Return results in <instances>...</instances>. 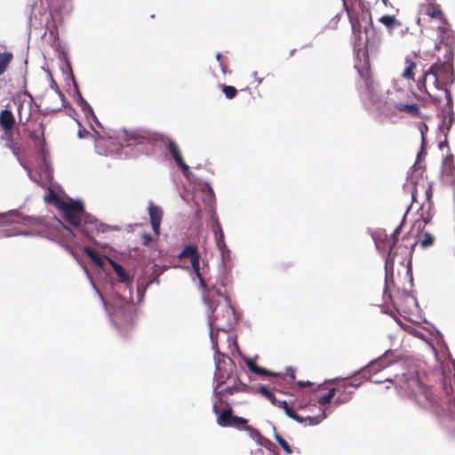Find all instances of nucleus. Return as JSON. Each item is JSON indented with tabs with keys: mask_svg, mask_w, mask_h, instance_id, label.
Masks as SVG:
<instances>
[{
	"mask_svg": "<svg viewBox=\"0 0 455 455\" xmlns=\"http://www.w3.org/2000/svg\"><path fill=\"white\" fill-rule=\"evenodd\" d=\"M401 228L402 224L389 235L384 231H377L373 235L376 248L381 251H387L385 262L386 272L388 268H393L395 260L403 265L405 255L411 254L407 246L396 245Z\"/></svg>",
	"mask_w": 455,
	"mask_h": 455,
	"instance_id": "f257e3e1",
	"label": "nucleus"
},
{
	"mask_svg": "<svg viewBox=\"0 0 455 455\" xmlns=\"http://www.w3.org/2000/svg\"><path fill=\"white\" fill-rule=\"evenodd\" d=\"M192 269L196 274V277L199 280L200 287L206 291L204 294V299L205 303L209 305V308L211 310L212 321V322H226L227 325H230V317L234 314V309L228 305L225 304L221 307V311L224 313L222 315L220 314L218 309L219 305H214L213 301H211L210 296L212 294V291L208 288V281L207 275L209 272L208 264L203 263V267H200V255L190 261Z\"/></svg>",
	"mask_w": 455,
	"mask_h": 455,
	"instance_id": "f03ea898",
	"label": "nucleus"
},
{
	"mask_svg": "<svg viewBox=\"0 0 455 455\" xmlns=\"http://www.w3.org/2000/svg\"><path fill=\"white\" fill-rule=\"evenodd\" d=\"M398 379L396 384L408 395L413 396L415 400L422 406H437L438 401L432 389L422 384L418 376L413 373H403Z\"/></svg>",
	"mask_w": 455,
	"mask_h": 455,
	"instance_id": "7ed1b4c3",
	"label": "nucleus"
},
{
	"mask_svg": "<svg viewBox=\"0 0 455 455\" xmlns=\"http://www.w3.org/2000/svg\"><path fill=\"white\" fill-rule=\"evenodd\" d=\"M404 92L398 89H388L382 94L377 108L383 112L395 113L405 112L411 116H419V108L416 103L407 104L403 102Z\"/></svg>",
	"mask_w": 455,
	"mask_h": 455,
	"instance_id": "20e7f679",
	"label": "nucleus"
},
{
	"mask_svg": "<svg viewBox=\"0 0 455 455\" xmlns=\"http://www.w3.org/2000/svg\"><path fill=\"white\" fill-rule=\"evenodd\" d=\"M445 47V60L443 62L437 61L428 70L425 71V78H433L435 82H440L443 89H446V85L454 83L453 51L447 44Z\"/></svg>",
	"mask_w": 455,
	"mask_h": 455,
	"instance_id": "39448f33",
	"label": "nucleus"
},
{
	"mask_svg": "<svg viewBox=\"0 0 455 455\" xmlns=\"http://www.w3.org/2000/svg\"><path fill=\"white\" fill-rule=\"evenodd\" d=\"M236 371H238L236 370L235 363L229 356L221 355L220 358V355H219L216 360V371L214 373L216 385L214 387L220 388L223 387L235 377Z\"/></svg>",
	"mask_w": 455,
	"mask_h": 455,
	"instance_id": "423d86ee",
	"label": "nucleus"
},
{
	"mask_svg": "<svg viewBox=\"0 0 455 455\" xmlns=\"http://www.w3.org/2000/svg\"><path fill=\"white\" fill-rule=\"evenodd\" d=\"M358 73L364 82L368 100L371 104L377 105L383 93L380 84L374 78L370 64L367 62L358 68Z\"/></svg>",
	"mask_w": 455,
	"mask_h": 455,
	"instance_id": "0eeeda50",
	"label": "nucleus"
},
{
	"mask_svg": "<svg viewBox=\"0 0 455 455\" xmlns=\"http://www.w3.org/2000/svg\"><path fill=\"white\" fill-rule=\"evenodd\" d=\"M58 207L62 213V217L67 222L74 227L80 226L82 218L84 215V210L82 203H67L65 201L59 200Z\"/></svg>",
	"mask_w": 455,
	"mask_h": 455,
	"instance_id": "6e6552de",
	"label": "nucleus"
},
{
	"mask_svg": "<svg viewBox=\"0 0 455 455\" xmlns=\"http://www.w3.org/2000/svg\"><path fill=\"white\" fill-rule=\"evenodd\" d=\"M245 373V371L242 368L239 371H236L235 377L231 379L232 385H228L225 387L217 388L214 387V395L220 403L225 395H232L236 393H247L249 392L250 387L243 383L241 375Z\"/></svg>",
	"mask_w": 455,
	"mask_h": 455,
	"instance_id": "1a4fd4ad",
	"label": "nucleus"
},
{
	"mask_svg": "<svg viewBox=\"0 0 455 455\" xmlns=\"http://www.w3.org/2000/svg\"><path fill=\"white\" fill-rule=\"evenodd\" d=\"M293 407H295L297 409L304 408V406H302L300 404H296L295 402H292L291 405H290L289 403L284 404L283 409L284 410L286 415L289 418L294 419L295 421H297L299 423H306L307 425H309V426H315V425L319 424L320 422H322L327 417L324 410L320 409L321 412L319 414H317L316 416H307L304 418V417H301L299 414H297L294 411Z\"/></svg>",
	"mask_w": 455,
	"mask_h": 455,
	"instance_id": "9d476101",
	"label": "nucleus"
},
{
	"mask_svg": "<svg viewBox=\"0 0 455 455\" xmlns=\"http://www.w3.org/2000/svg\"><path fill=\"white\" fill-rule=\"evenodd\" d=\"M129 145L154 143L158 140V134L145 129H137L126 132Z\"/></svg>",
	"mask_w": 455,
	"mask_h": 455,
	"instance_id": "9b49d317",
	"label": "nucleus"
},
{
	"mask_svg": "<svg viewBox=\"0 0 455 455\" xmlns=\"http://www.w3.org/2000/svg\"><path fill=\"white\" fill-rule=\"evenodd\" d=\"M112 321L118 326L132 324L134 313L132 306L123 304L111 314Z\"/></svg>",
	"mask_w": 455,
	"mask_h": 455,
	"instance_id": "f8f14e48",
	"label": "nucleus"
},
{
	"mask_svg": "<svg viewBox=\"0 0 455 455\" xmlns=\"http://www.w3.org/2000/svg\"><path fill=\"white\" fill-rule=\"evenodd\" d=\"M390 364L389 362H387V355H384L382 357L378 358L377 360L372 361L370 363L363 371L362 373L363 376H366L369 374V379L371 382L374 383H382L385 381H392L389 378H386L384 379H372V375L378 373L379 371H382L383 369L387 368Z\"/></svg>",
	"mask_w": 455,
	"mask_h": 455,
	"instance_id": "ddd939ff",
	"label": "nucleus"
},
{
	"mask_svg": "<svg viewBox=\"0 0 455 455\" xmlns=\"http://www.w3.org/2000/svg\"><path fill=\"white\" fill-rule=\"evenodd\" d=\"M361 384L362 381L356 382V379H355L352 381H344L343 383L338 385L336 387H341V391L337 392L338 396L336 397L334 403L336 404H342L349 402L355 390Z\"/></svg>",
	"mask_w": 455,
	"mask_h": 455,
	"instance_id": "4468645a",
	"label": "nucleus"
},
{
	"mask_svg": "<svg viewBox=\"0 0 455 455\" xmlns=\"http://www.w3.org/2000/svg\"><path fill=\"white\" fill-rule=\"evenodd\" d=\"M427 82L429 83V84H432L433 88L443 91V93L447 99V102L448 103L451 102V92H449V90L443 89L441 83L435 82V80L433 78H425V74L423 75L421 79H419V81L417 83V86H418L419 90V91L424 90L426 92V93H427V95L433 99V100L440 101V100L437 97L433 96L431 94V92H429V90L427 89Z\"/></svg>",
	"mask_w": 455,
	"mask_h": 455,
	"instance_id": "2eb2a0df",
	"label": "nucleus"
},
{
	"mask_svg": "<svg viewBox=\"0 0 455 455\" xmlns=\"http://www.w3.org/2000/svg\"><path fill=\"white\" fill-rule=\"evenodd\" d=\"M165 147L169 150L177 165L181 168L182 172L184 173L189 172V167L184 162L178 144L174 140L168 139L165 143Z\"/></svg>",
	"mask_w": 455,
	"mask_h": 455,
	"instance_id": "dca6fc26",
	"label": "nucleus"
},
{
	"mask_svg": "<svg viewBox=\"0 0 455 455\" xmlns=\"http://www.w3.org/2000/svg\"><path fill=\"white\" fill-rule=\"evenodd\" d=\"M148 214L153 231L156 235H159L160 226L164 214L163 210L159 206L150 203L148 207Z\"/></svg>",
	"mask_w": 455,
	"mask_h": 455,
	"instance_id": "f3484780",
	"label": "nucleus"
},
{
	"mask_svg": "<svg viewBox=\"0 0 455 455\" xmlns=\"http://www.w3.org/2000/svg\"><path fill=\"white\" fill-rule=\"evenodd\" d=\"M212 411L218 415L217 423L219 426L222 427H231L234 415L232 414V409L230 407L220 412L218 405L215 403L212 406Z\"/></svg>",
	"mask_w": 455,
	"mask_h": 455,
	"instance_id": "a211bd4d",
	"label": "nucleus"
},
{
	"mask_svg": "<svg viewBox=\"0 0 455 455\" xmlns=\"http://www.w3.org/2000/svg\"><path fill=\"white\" fill-rule=\"evenodd\" d=\"M39 127L41 129L40 133H37L36 132H30L28 133L29 139L33 141L34 147L36 149L37 152L40 154H44V144H45V139H44V125L43 123L39 124Z\"/></svg>",
	"mask_w": 455,
	"mask_h": 455,
	"instance_id": "6ab92c4d",
	"label": "nucleus"
},
{
	"mask_svg": "<svg viewBox=\"0 0 455 455\" xmlns=\"http://www.w3.org/2000/svg\"><path fill=\"white\" fill-rule=\"evenodd\" d=\"M15 117L10 109H4L0 113V126L4 132H12Z\"/></svg>",
	"mask_w": 455,
	"mask_h": 455,
	"instance_id": "aec40b11",
	"label": "nucleus"
},
{
	"mask_svg": "<svg viewBox=\"0 0 455 455\" xmlns=\"http://www.w3.org/2000/svg\"><path fill=\"white\" fill-rule=\"evenodd\" d=\"M435 237L434 235L428 232L422 233L421 235L411 243V248H409V250L411 251V254L412 253L414 247L418 243L422 249H427L432 246L435 243Z\"/></svg>",
	"mask_w": 455,
	"mask_h": 455,
	"instance_id": "412c9836",
	"label": "nucleus"
},
{
	"mask_svg": "<svg viewBox=\"0 0 455 455\" xmlns=\"http://www.w3.org/2000/svg\"><path fill=\"white\" fill-rule=\"evenodd\" d=\"M378 20L387 28L389 33L402 27V22L394 15H382Z\"/></svg>",
	"mask_w": 455,
	"mask_h": 455,
	"instance_id": "4be33fe9",
	"label": "nucleus"
},
{
	"mask_svg": "<svg viewBox=\"0 0 455 455\" xmlns=\"http://www.w3.org/2000/svg\"><path fill=\"white\" fill-rule=\"evenodd\" d=\"M108 259L109 260V263H110L113 270L117 275L120 282L128 283L132 281V278L130 277L128 273L124 270V268L119 263L112 260L109 258H108Z\"/></svg>",
	"mask_w": 455,
	"mask_h": 455,
	"instance_id": "5701e85b",
	"label": "nucleus"
},
{
	"mask_svg": "<svg viewBox=\"0 0 455 455\" xmlns=\"http://www.w3.org/2000/svg\"><path fill=\"white\" fill-rule=\"evenodd\" d=\"M246 364L248 366V368L250 369L251 371H252L253 373L255 374H258V375H260V376H273V377H276L278 376L277 373H275L273 371H270L267 369H264L260 366H259L255 361L253 360H248L246 362Z\"/></svg>",
	"mask_w": 455,
	"mask_h": 455,
	"instance_id": "b1692460",
	"label": "nucleus"
},
{
	"mask_svg": "<svg viewBox=\"0 0 455 455\" xmlns=\"http://www.w3.org/2000/svg\"><path fill=\"white\" fill-rule=\"evenodd\" d=\"M425 13L433 19L444 20L443 12L438 4H428L425 6Z\"/></svg>",
	"mask_w": 455,
	"mask_h": 455,
	"instance_id": "393cba45",
	"label": "nucleus"
},
{
	"mask_svg": "<svg viewBox=\"0 0 455 455\" xmlns=\"http://www.w3.org/2000/svg\"><path fill=\"white\" fill-rule=\"evenodd\" d=\"M200 254L198 252L197 247L194 244L186 245L183 250L179 254V259H189L191 261L195 258L198 257Z\"/></svg>",
	"mask_w": 455,
	"mask_h": 455,
	"instance_id": "a878e982",
	"label": "nucleus"
},
{
	"mask_svg": "<svg viewBox=\"0 0 455 455\" xmlns=\"http://www.w3.org/2000/svg\"><path fill=\"white\" fill-rule=\"evenodd\" d=\"M212 230L214 232L215 240L218 247L221 249L222 247H225L224 243V233L221 228V225L218 220H214L212 223Z\"/></svg>",
	"mask_w": 455,
	"mask_h": 455,
	"instance_id": "bb28decb",
	"label": "nucleus"
},
{
	"mask_svg": "<svg viewBox=\"0 0 455 455\" xmlns=\"http://www.w3.org/2000/svg\"><path fill=\"white\" fill-rule=\"evenodd\" d=\"M405 64H406V67L402 74V77L406 79V80H411V81H415L414 79V70L417 67V64L415 61H413L412 60L409 59V58H406L405 59Z\"/></svg>",
	"mask_w": 455,
	"mask_h": 455,
	"instance_id": "cd10ccee",
	"label": "nucleus"
},
{
	"mask_svg": "<svg viewBox=\"0 0 455 455\" xmlns=\"http://www.w3.org/2000/svg\"><path fill=\"white\" fill-rule=\"evenodd\" d=\"M84 251L97 267L100 268L104 267V259L96 252L94 249L84 247Z\"/></svg>",
	"mask_w": 455,
	"mask_h": 455,
	"instance_id": "c85d7f7f",
	"label": "nucleus"
},
{
	"mask_svg": "<svg viewBox=\"0 0 455 455\" xmlns=\"http://www.w3.org/2000/svg\"><path fill=\"white\" fill-rule=\"evenodd\" d=\"M12 59L13 55L12 52H0V76H2L7 70Z\"/></svg>",
	"mask_w": 455,
	"mask_h": 455,
	"instance_id": "c756f323",
	"label": "nucleus"
},
{
	"mask_svg": "<svg viewBox=\"0 0 455 455\" xmlns=\"http://www.w3.org/2000/svg\"><path fill=\"white\" fill-rule=\"evenodd\" d=\"M340 391H341V387H331V389H329V391L325 395L317 398L318 403L321 405H326V404L330 403L331 401L332 400V398L337 394V392H340Z\"/></svg>",
	"mask_w": 455,
	"mask_h": 455,
	"instance_id": "7c9ffc66",
	"label": "nucleus"
},
{
	"mask_svg": "<svg viewBox=\"0 0 455 455\" xmlns=\"http://www.w3.org/2000/svg\"><path fill=\"white\" fill-rule=\"evenodd\" d=\"M4 140L6 141V147L12 150L13 155L19 156V148L13 140V132H4Z\"/></svg>",
	"mask_w": 455,
	"mask_h": 455,
	"instance_id": "2f4dec72",
	"label": "nucleus"
},
{
	"mask_svg": "<svg viewBox=\"0 0 455 455\" xmlns=\"http://www.w3.org/2000/svg\"><path fill=\"white\" fill-rule=\"evenodd\" d=\"M258 393L262 395L264 397H266L273 405L274 403H276L277 399L275 396L274 393L268 389L266 386H260L258 388Z\"/></svg>",
	"mask_w": 455,
	"mask_h": 455,
	"instance_id": "473e14b6",
	"label": "nucleus"
},
{
	"mask_svg": "<svg viewBox=\"0 0 455 455\" xmlns=\"http://www.w3.org/2000/svg\"><path fill=\"white\" fill-rule=\"evenodd\" d=\"M443 173L449 176L451 180H455V167L452 160L446 159L443 165Z\"/></svg>",
	"mask_w": 455,
	"mask_h": 455,
	"instance_id": "72a5a7b5",
	"label": "nucleus"
},
{
	"mask_svg": "<svg viewBox=\"0 0 455 455\" xmlns=\"http://www.w3.org/2000/svg\"><path fill=\"white\" fill-rule=\"evenodd\" d=\"M275 435L274 437L275 441L279 443V445L283 448L285 453L291 454L292 451L290 447L289 443L278 434L275 432V428L274 427Z\"/></svg>",
	"mask_w": 455,
	"mask_h": 455,
	"instance_id": "f704fd0d",
	"label": "nucleus"
},
{
	"mask_svg": "<svg viewBox=\"0 0 455 455\" xmlns=\"http://www.w3.org/2000/svg\"><path fill=\"white\" fill-rule=\"evenodd\" d=\"M221 89L227 99H234L237 93L236 89L231 85L222 84Z\"/></svg>",
	"mask_w": 455,
	"mask_h": 455,
	"instance_id": "c9c22d12",
	"label": "nucleus"
},
{
	"mask_svg": "<svg viewBox=\"0 0 455 455\" xmlns=\"http://www.w3.org/2000/svg\"><path fill=\"white\" fill-rule=\"evenodd\" d=\"M247 422L248 420L246 419L234 415L231 427L243 429V427L247 425Z\"/></svg>",
	"mask_w": 455,
	"mask_h": 455,
	"instance_id": "e433bc0d",
	"label": "nucleus"
},
{
	"mask_svg": "<svg viewBox=\"0 0 455 455\" xmlns=\"http://www.w3.org/2000/svg\"><path fill=\"white\" fill-rule=\"evenodd\" d=\"M257 443L259 446H262L266 449H270L273 446V443L267 437L260 435V436L256 440Z\"/></svg>",
	"mask_w": 455,
	"mask_h": 455,
	"instance_id": "4c0bfd02",
	"label": "nucleus"
},
{
	"mask_svg": "<svg viewBox=\"0 0 455 455\" xmlns=\"http://www.w3.org/2000/svg\"><path fill=\"white\" fill-rule=\"evenodd\" d=\"M243 430L247 431L249 435L254 440H257L261 435L258 429L254 428L251 426L246 425L243 427Z\"/></svg>",
	"mask_w": 455,
	"mask_h": 455,
	"instance_id": "58836bf2",
	"label": "nucleus"
},
{
	"mask_svg": "<svg viewBox=\"0 0 455 455\" xmlns=\"http://www.w3.org/2000/svg\"><path fill=\"white\" fill-rule=\"evenodd\" d=\"M352 30L355 35H356L358 37H360L361 35V24L358 20L356 19H350Z\"/></svg>",
	"mask_w": 455,
	"mask_h": 455,
	"instance_id": "ea45409f",
	"label": "nucleus"
},
{
	"mask_svg": "<svg viewBox=\"0 0 455 455\" xmlns=\"http://www.w3.org/2000/svg\"><path fill=\"white\" fill-rule=\"evenodd\" d=\"M22 109H23V103H20L18 106V108H17L19 123L26 124L30 117V113H28V115L23 120Z\"/></svg>",
	"mask_w": 455,
	"mask_h": 455,
	"instance_id": "a19ab883",
	"label": "nucleus"
},
{
	"mask_svg": "<svg viewBox=\"0 0 455 455\" xmlns=\"http://www.w3.org/2000/svg\"><path fill=\"white\" fill-rule=\"evenodd\" d=\"M81 107H82V109L84 111V112H89L91 113L92 115H93V110L92 108V107L84 100L81 98V103H80Z\"/></svg>",
	"mask_w": 455,
	"mask_h": 455,
	"instance_id": "79ce46f5",
	"label": "nucleus"
},
{
	"mask_svg": "<svg viewBox=\"0 0 455 455\" xmlns=\"http://www.w3.org/2000/svg\"><path fill=\"white\" fill-rule=\"evenodd\" d=\"M81 107H82V109L84 111V112H89L91 113L92 115H93V110L92 108V107L84 100L81 98V103H80Z\"/></svg>",
	"mask_w": 455,
	"mask_h": 455,
	"instance_id": "37998d69",
	"label": "nucleus"
},
{
	"mask_svg": "<svg viewBox=\"0 0 455 455\" xmlns=\"http://www.w3.org/2000/svg\"><path fill=\"white\" fill-rule=\"evenodd\" d=\"M141 239L143 245H149L150 242L152 241V236L149 234H143Z\"/></svg>",
	"mask_w": 455,
	"mask_h": 455,
	"instance_id": "c03bdc74",
	"label": "nucleus"
},
{
	"mask_svg": "<svg viewBox=\"0 0 455 455\" xmlns=\"http://www.w3.org/2000/svg\"><path fill=\"white\" fill-rule=\"evenodd\" d=\"M62 228L65 232L64 236L67 237L68 239H69L70 237H73L75 235L69 228L66 227L65 225H62Z\"/></svg>",
	"mask_w": 455,
	"mask_h": 455,
	"instance_id": "a18cd8bd",
	"label": "nucleus"
},
{
	"mask_svg": "<svg viewBox=\"0 0 455 455\" xmlns=\"http://www.w3.org/2000/svg\"><path fill=\"white\" fill-rule=\"evenodd\" d=\"M427 224V220H419L417 221H415V226L418 227V229H424L425 226Z\"/></svg>",
	"mask_w": 455,
	"mask_h": 455,
	"instance_id": "49530a36",
	"label": "nucleus"
},
{
	"mask_svg": "<svg viewBox=\"0 0 455 455\" xmlns=\"http://www.w3.org/2000/svg\"><path fill=\"white\" fill-rule=\"evenodd\" d=\"M286 375L291 378V379H295V371L292 368L286 369Z\"/></svg>",
	"mask_w": 455,
	"mask_h": 455,
	"instance_id": "de8ad7c7",
	"label": "nucleus"
},
{
	"mask_svg": "<svg viewBox=\"0 0 455 455\" xmlns=\"http://www.w3.org/2000/svg\"><path fill=\"white\" fill-rule=\"evenodd\" d=\"M298 385L299 387H310L312 385V383L309 381L299 380V381H298Z\"/></svg>",
	"mask_w": 455,
	"mask_h": 455,
	"instance_id": "09e8293b",
	"label": "nucleus"
},
{
	"mask_svg": "<svg viewBox=\"0 0 455 455\" xmlns=\"http://www.w3.org/2000/svg\"><path fill=\"white\" fill-rule=\"evenodd\" d=\"M426 195H427V200H430L431 197H432V187L431 185L428 186L427 191H426Z\"/></svg>",
	"mask_w": 455,
	"mask_h": 455,
	"instance_id": "8fccbe9b",
	"label": "nucleus"
},
{
	"mask_svg": "<svg viewBox=\"0 0 455 455\" xmlns=\"http://www.w3.org/2000/svg\"><path fill=\"white\" fill-rule=\"evenodd\" d=\"M288 403L285 402V401H280L277 399V402L276 403H274L275 406H277V407H280V408H283L284 406V404H287Z\"/></svg>",
	"mask_w": 455,
	"mask_h": 455,
	"instance_id": "3c124183",
	"label": "nucleus"
},
{
	"mask_svg": "<svg viewBox=\"0 0 455 455\" xmlns=\"http://www.w3.org/2000/svg\"><path fill=\"white\" fill-rule=\"evenodd\" d=\"M367 52H373V44L371 43H367Z\"/></svg>",
	"mask_w": 455,
	"mask_h": 455,
	"instance_id": "603ef678",
	"label": "nucleus"
},
{
	"mask_svg": "<svg viewBox=\"0 0 455 455\" xmlns=\"http://www.w3.org/2000/svg\"><path fill=\"white\" fill-rule=\"evenodd\" d=\"M425 131H427V126L426 124H422L421 128H420V132H421V134H422V137L424 138V132Z\"/></svg>",
	"mask_w": 455,
	"mask_h": 455,
	"instance_id": "864d4df0",
	"label": "nucleus"
},
{
	"mask_svg": "<svg viewBox=\"0 0 455 455\" xmlns=\"http://www.w3.org/2000/svg\"><path fill=\"white\" fill-rule=\"evenodd\" d=\"M51 197H52V199L50 201L57 200V196L55 194H52Z\"/></svg>",
	"mask_w": 455,
	"mask_h": 455,
	"instance_id": "5fc2aeb1",
	"label": "nucleus"
},
{
	"mask_svg": "<svg viewBox=\"0 0 455 455\" xmlns=\"http://www.w3.org/2000/svg\"><path fill=\"white\" fill-rule=\"evenodd\" d=\"M403 296H405V297H408V298H409V297H411V294H410V292H408V291H404V292H403Z\"/></svg>",
	"mask_w": 455,
	"mask_h": 455,
	"instance_id": "6e6d98bb",
	"label": "nucleus"
},
{
	"mask_svg": "<svg viewBox=\"0 0 455 455\" xmlns=\"http://www.w3.org/2000/svg\"><path fill=\"white\" fill-rule=\"evenodd\" d=\"M439 29H440V31H443V32H446V31H447V29H446L445 28H441V27H440V28H439Z\"/></svg>",
	"mask_w": 455,
	"mask_h": 455,
	"instance_id": "4d7b16f0",
	"label": "nucleus"
},
{
	"mask_svg": "<svg viewBox=\"0 0 455 455\" xmlns=\"http://www.w3.org/2000/svg\"><path fill=\"white\" fill-rule=\"evenodd\" d=\"M387 289H388V288H387V285L386 284V287H385V290H384V293H385V295H386V294H387Z\"/></svg>",
	"mask_w": 455,
	"mask_h": 455,
	"instance_id": "13d9d810",
	"label": "nucleus"
},
{
	"mask_svg": "<svg viewBox=\"0 0 455 455\" xmlns=\"http://www.w3.org/2000/svg\"><path fill=\"white\" fill-rule=\"evenodd\" d=\"M220 57H221L220 53H217V55H216L217 60H220Z\"/></svg>",
	"mask_w": 455,
	"mask_h": 455,
	"instance_id": "bf43d9fd",
	"label": "nucleus"
},
{
	"mask_svg": "<svg viewBox=\"0 0 455 455\" xmlns=\"http://www.w3.org/2000/svg\"><path fill=\"white\" fill-rule=\"evenodd\" d=\"M383 3L387 5V0H382Z\"/></svg>",
	"mask_w": 455,
	"mask_h": 455,
	"instance_id": "052dcab7",
	"label": "nucleus"
},
{
	"mask_svg": "<svg viewBox=\"0 0 455 455\" xmlns=\"http://www.w3.org/2000/svg\"><path fill=\"white\" fill-rule=\"evenodd\" d=\"M387 296H388V297L393 300V298H392V296H391V294H390V293H388V295H387Z\"/></svg>",
	"mask_w": 455,
	"mask_h": 455,
	"instance_id": "680f3d73",
	"label": "nucleus"
},
{
	"mask_svg": "<svg viewBox=\"0 0 455 455\" xmlns=\"http://www.w3.org/2000/svg\"><path fill=\"white\" fill-rule=\"evenodd\" d=\"M216 293L220 296V292L219 291H216Z\"/></svg>",
	"mask_w": 455,
	"mask_h": 455,
	"instance_id": "e2e57ef3",
	"label": "nucleus"
}]
</instances>
